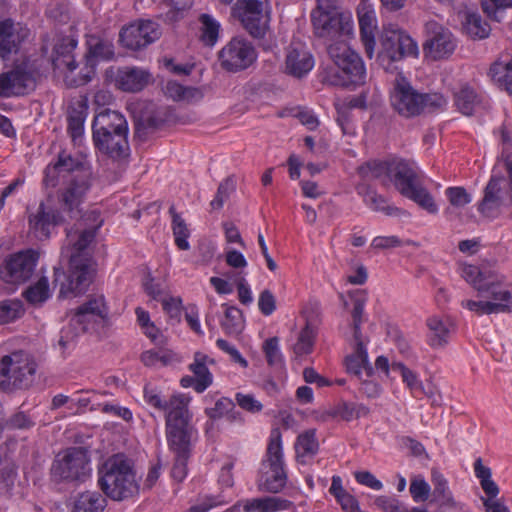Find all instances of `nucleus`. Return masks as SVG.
I'll return each instance as SVG.
<instances>
[{
    "mask_svg": "<svg viewBox=\"0 0 512 512\" xmlns=\"http://www.w3.org/2000/svg\"><path fill=\"white\" fill-rule=\"evenodd\" d=\"M75 230L67 229V238L73 245L74 252L69 259V275L66 277L62 267H54L53 284H60L59 297L77 296L87 290L96 272L95 262L86 248L94 240L102 224L96 211L83 213L76 218Z\"/></svg>",
    "mask_w": 512,
    "mask_h": 512,
    "instance_id": "1",
    "label": "nucleus"
},
{
    "mask_svg": "<svg viewBox=\"0 0 512 512\" xmlns=\"http://www.w3.org/2000/svg\"><path fill=\"white\" fill-rule=\"evenodd\" d=\"M65 174H71V179L59 192L58 200L63 211L67 212L70 218H76L81 214V204L92 185V171L80 158L61 151L56 162L46 167L44 183L46 186L55 187L59 177Z\"/></svg>",
    "mask_w": 512,
    "mask_h": 512,
    "instance_id": "2",
    "label": "nucleus"
},
{
    "mask_svg": "<svg viewBox=\"0 0 512 512\" xmlns=\"http://www.w3.org/2000/svg\"><path fill=\"white\" fill-rule=\"evenodd\" d=\"M187 399L175 397L172 408L166 416V438L168 446L175 454L172 477L181 482L187 475V461L191 454L192 439L196 430L192 424V414L187 409Z\"/></svg>",
    "mask_w": 512,
    "mask_h": 512,
    "instance_id": "3",
    "label": "nucleus"
},
{
    "mask_svg": "<svg viewBox=\"0 0 512 512\" xmlns=\"http://www.w3.org/2000/svg\"><path fill=\"white\" fill-rule=\"evenodd\" d=\"M92 138L97 150L113 160L125 159L130 154L128 122L116 110L107 108L95 115Z\"/></svg>",
    "mask_w": 512,
    "mask_h": 512,
    "instance_id": "4",
    "label": "nucleus"
},
{
    "mask_svg": "<svg viewBox=\"0 0 512 512\" xmlns=\"http://www.w3.org/2000/svg\"><path fill=\"white\" fill-rule=\"evenodd\" d=\"M98 484L104 494L115 501L137 495L139 483L133 460L123 453L108 457L98 469Z\"/></svg>",
    "mask_w": 512,
    "mask_h": 512,
    "instance_id": "5",
    "label": "nucleus"
},
{
    "mask_svg": "<svg viewBox=\"0 0 512 512\" xmlns=\"http://www.w3.org/2000/svg\"><path fill=\"white\" fill-rule=\"evenodd\" d=\"M390 103L399 116L410 119L443 109L447 105V100L440 93L418 92L406 78L399 74L390 92Z\"/></svg>",
    "mask_w": 512,
    "mask_h": 512,
    "instance_id": "6",
    "label": "nucleus"
},
{
    "mask_svg": "<svg viewBox=\"0 0 512 512\" xmlns=\"http://www.w3.org/2000/svg\"><path fill=\"white\" fill-rule=\"evenodd\" d=\"M348 38H338L327 45V53L335 64L326 72L324 82L332 86L349 87L365 82L366 71L361 57L352 50Z\"/></svg>",
    "mask_w": 512,
    "mask_h": 512,
    "instance_id": "7",
    "label": "nucleus"
},
{
    "mask_svg": "<svg viewBox=\"0 0 512 512\" xmlns=\"http://www.w3.org/2000/svg\"><path fill=\"white\" fill-rule=\"evenodd\" d=\"M37 364L22 351L4 356L0 361V390L26 389L34 381Z\"/></svg>",
    "mask_w": 512,
    "mask_h": 512,
    "instance_id": "8",
    "label": "nucleus"
},
{
    "mask_svg": "<svg viewBox=\"0 0 512 512\" xmlns=\"http://www.w3.org/2000/svg\"><path fill=\"white\" fill-rule=\"evenodd\" d=\"M91 472L90 459L82 447L68 448L54 460L51 475L56 481H85Z\"/></svg>",
    "mask_w": 512,
    "mask_h": 512,
    "instance_id": "9",
    "label": "nucleus"
},
{
    "mask_svg": "<svg viewBox=\"0 0 512 512\" xmlns=\"http://www.w3.org/2000/svg\"><path fill=\"white\" fill-rule=\"evenodd\" d=\"M311 21L314 34L326 41L350 38L353 35L354 25L349 14L336 10H313Z\"/></svg>",
    "mask_w": 512,
    "mask_h": 512,
    "instance_id": "10",
    "label": "nucleus"
},
{
    "mask_svg": "<svg viewBox=\"0 0 512 512\" xmlns=\"http://www.w3.org/2000/svg\"><path fill=\"white\" fill-rule=\"evenodd\" d=\"M418 46L407 34L397 30L384 31L381 36V50L378 54L380 65L388 70L390 65L406 56H417Z\"/></svg>",
    "mask_w": 512,
    "mask_h": 512,
    "instance_id": "11",
    "label": "nucleus"
},
{
    "mask_svg": "<svg viewBox=\"0 0 512 512\" xmlns=\"http://www.w3.org/2000/svg\"><path fill=\"white\" fill-rule=\"evenodd\" d=\"M108 307L103 295H93L78 306L70 323L80 332H90L103 327L108 322Z\"/></svg>",
    "mask_w": 512,
    "mask_h": 512,
    "instance_id": "12",
    "label": "nucleus"
},
{
    "mask_svg": "<svg viewBox=\"0 0 512 512\" xmlns=\"http://www.w3.org/2000/svg\"><path fill=\"white\" fill-rule=\"evenodd\" d=\"M266 0H237L236 10L243 27L254 38H263L269 29Z\"/></svg>",
    "mask_w": 512,
    "mask_h": 512,
    "instance_id": "13",
    "label": "nucleus"
},
{
    "mask_svg": "<svg viewBox=\"0 0 512 512\" xmlns=\"http://www.w3.org/2000/svg\"><path fill=\"white\" fill-rule=\"evenodd\" d=\"M255 60L252 43L243 37H233L219 52L221 67L229 72L247 69Z\"/></svg>",
    "mask_w": 512,
    "mask_h": 512,
    "instance_id": "14",
    "label": "nucleus"
},
{
    "mask_svg": "<svg viewBox=\"0 0 512 512\" xmlns=\"http://www.w3.org/2000/svg\"><path fill=\"white\" fill-rule=\"evenodd\" d=\"M39 259V254L32 250H23L10 255L1 270L2 279L11 284H21L31 278Z\"/></svg>",
    "mask_w": 512,
    "mask_h": 512,
    "instance_id": "15",
    "label": "nucleus"
},
{
    "mask_svg": "<svg viewBox=\"0 0 512 512\" xmlns=\"http://www.w3.org/2000/svg\"><path fill=\"white\" fill-rule=\"evenodd\" d=\"M511 189L503 176H492L484 190V197L478 205V210L486 217H495L499 209L511 200Z\"/></svg>",
    "mask_w": 512,
    "mask_h": 512,
    "instance_id": "16",
    "label": "nucleus"
},
{
    "mask_svg": "<svg viewBox=\"0 0 512 512\" xmlns=\"http://www.w3.org/2000/svg\"><path fill=\"white\" fill-rule=\"evenodd\" d=\"M160 35L159 25L147 20L123 27L119 34V40L125 47L138 50L159 39Z\"/></svg>",
    "mask_w": 512,
    "mask_h": 512,
    "instance_id": "17",
    "label": "nucleus"
},
{
    "mask_svg": "<svg viewBox=\"0 0 512 512\" xmlns=\"http://www.w3.org/2000/svg\"><path fill=\"white\" fill-rule=\"evenodd\" d=\"M474 472L485 494L480 497L485 512H509V508L498 498L500 488L492 479L491 469L483 465L481 458L475 460Z\"/></svg>",
    "mask_w": 512,
    "mask_h": 512,
    "instance_id": "18",
    "label": "nucleus"
},
{
    "mask_svg": "<svg viewBox=\"0 0 512 512\" xmlns=\"http://www.w3.org/2000/svg\"><path fill=\"white\" fill-rule=\"evenodd\" d=\"M59 204L61 205L60 202ZM68 220L69 215L61 206L59 210H54L41 202L36 212L29 216V227L37 239L45 240L50 237L53 227Z\"/></svg>",
    "mask_w": 512,
    "mask_h": 512,
    "instance_id": "19",
    "label": "nucleus"
},
{
    "mask_svg": "<svg viewBox=\"0 0 512 512\" xmlns=\"http://www.w3.org/2000/svg\"><path fill=\"white\" fill-rule=\"evenodd\" d=\"M428 39L424 45L429 56L434 59H442L453 53L456 43L452 33L436 21H428L425 25Z\"/></svg>",
    "mask_w": 512,
    "mask_h": 512,
    "instance_id": "20",
    "label": "nucleus"
},
{
    "mask_svg": "<svg viewBox=\"0 0 512 512\" xmlns=\"http://www.w3.org/2000/svg\"><path fill=\"white\" fill-rule=\"evenodd\" d=\"M392 181L396 189L403 195L418 187L421 182V171L413 161L396 159L392 160Z\"/></svg>",
    "mask_w": 512,
    "mask_h": 512,
    "instance_id": "21",
    "label": "nucleus"
},
{
    "mask_svg": "<svg viewBox=\"0 0 512 512\" xmlns=\"http://www.w3.org/2000/svg\"><path fill=\"white\" fill-rule=\"evenodd\" d=\"M32 73L22 67H16L0 74V96L10 97L24 95L34 87Z\"/></svg>",
    "mask_w": 512,
    "mask_h": 512,
    "instance_id": "22",
    "label": "nucleus"
},
{
    "mask_svg": "<svg viewBox=\"0 0 512 512\" xmlns=\"http://www.w3.org/2000/svg\"><path fill=\"white\" fill-rule=\"evenodd\" d=\"M431 483L433 491L430 503H435L440 512L445 510H463V504L456 501L445 476L437 469H431Z\"/></svg>",
    "mask_w": 512,
    "mask_h": 512,
    "instance_id": "23",
    "label": "nucleus"
},
{
    "mask_svg": "<svg viewBox=\"0 0 512 512\" xmlns=\"http://www.w3.org/2000/svg\"><path fill=\"white\" fill-rule=\"evenodd\" d=\"M29 36V30L10 19L0 21V56L16 53L21 43Z\"/></svg>",
    "mask_w": 512,
    "mask_h": 512,
    "instance_id": "24",
    "label": "nucleus"
},
{
    "mask_svg": "<svg viewBox=\"0 0 512 512\" xmlns=\"http://www.w3.org/2000/svg\"><path fill=\"white\" fill-rule=\"evenodd\" d=\"M314 66L310 52L301 43H292L287 48L285 59L286 72L294 77L301 78Z\"/></svg>",
    "mask_w": 512,
    "mask_h": 512,
    "instance_id": "25",
    "label": "nucleus"
},
{
    "mask_svg": "<svg viewBox=\"0 0 512 512\" xmlns=\"http://www.w3.org/2000/svg\"><path fill=\"white\" fill-rule=\"evenodd\" d=\"M368 339H353L354 352L346 357V369L359 380L364 373L367 378L373 374V367L369 363L366 345Z\"/></svg>",
    "mask_w": 512,
    "mask_h": 512,
    "instance_id": "26",
    "label": "nucleus"
},
{
    "mask_svg": "<svg viewBox=\"0 0 512 512\" xmlns=\"http://www.w3.org/2000/svg\"><path fill=\"white\" fill-rule=\"evenodd\" d=\"M151 79L149 71L138 67H123L117 71L115 82L125 92H138L147 86Z\"/></svg>",
    "mask_w": 512,
    "mask_h": 512,
    "instance_id": "27",
    "label": "nucleus"
},
{
    "mask_svg": "<svg viewBox=\"0 0 512 512\" xmlns=\"http://www.w3.org/2000/svg\"><path fill=\"white\" fill-rule=\"evenodd\" d=\"M358 20L360 37L365 49V53L369 58H372L376 45L375 36L377 31L375 13L373 10L368 9L364 5H361L358 8Z\"/></svg>",
    "mask_w": 512,
    "mask_h": 512,
    "instance_id": "28",
    "label": "nucleus"
},
{
    "mask_svg": "<svg viewBox=\"0 0 512 512\" xmlns=\"http://www.w3.org/2000/svg\"><path fill=\"white\" fill-rule=\"evenodd\" d=\"M77 46V41L71 37H60L54 44L52 54V64L55 69L66 68L72 72L77 64L74 59L73 51Z\"/></svg>",
    "mask_w": 512,
    "mask_h": 512,
    "instance_id": "29",
    "label": "nucleus"
},
{
    "mask_svg": "<svg viewBox=\"0 0 512 512\" xmlns=\"http://www.w3.org/2000/svg\"><path fill=\"white\" fill-rule=\"evenodd\" d=\"M482 297H490L493 301L491 304H501L507 306V310L498 311V313L512 312V284L502 285L501 282L493 275L483 288Z\"/></svg>",
    "mask_w": 512,
    "mask_h": 512,
    "instance_id": "30",
    "label": "nucleus"
},
{
    "mask_svg": "<svg viewBox=\"0 0 512 512\" xmlns=\"http://www.w3.org/2000/svg\"><path fill=\"white\" fill-rule=\"evenodd\" d=\"M263 469L264 471L259 479V489L271 493L280 492L287 481L283 465L263 464Z\"/></svg>",
    "mask_w": 512,
    "mask_h": 512,
    "instance_id": "31",
    "label": "nucleus"
},
{
    "mask_svg": "<svg viewBox=\"0 0 512 512\" xmlns=\"http://www.w3.org/2000/svg\"><path fill=\"white\" fill-rule=\"evenodd\" d=\"M208 363L213 364L214 360L201 352H196L193 363L189 365L196 378L194 389L198 393L204 392L212 384L213 378L207 367Z\"/></svg>",
    "mask_w": 512,
    "mask_h": 512,
    "instance_id": "32",
    "label": "nucleus"
},
{
    "mask_svg": "<svg viewBox=\"0 0 512 512\" xmlns=\"http://www.w3.org/2000/svg\"><path fill=\"white\" fill-rule=\"evenodd\" d=\"M426 325L430 331L429 344L431 347L440 348L448 343L452 327L449 319L433 315L426 320Z\"/></svg>",
    "mask_w": 512,
    "mask_h": 512,
    "instance_id": "33",
    "label": "nucleus"
},
{
    "mask_svg": "<svg viewBox=\"0 0 512 512\" xmlns=\"http://www.w3.org/2000/svg\"><path fill=\"white\" fill-rule=\"evenodd\" d=\"M489 75L499 88L512 94V59L495 61L490 67Z\"/></svg>",
    "mask_w": 512,
    "mask_h": 512,
    "instance_id": "34",
    "label": "nucleus"
},
{
    "mask_svg": "<svg viewBox=\"0 0 512 512\" xmlns=\"http://www.w3.org/2000/svg\"><path fill=\"white\" fill-rule=\"evenodd\" d=\"M392 161H370L359 167V174L367 179H379L383 185L392 181Z\"/></svg>",
    "mask_w": 512,
    "mask_h": 512,
    "instance_id": "35",
    "label": "nucleus"
},
{
    "mask_svg": "<svg viewBox=\"0 0 512 512\" xmlns=\"http://www.w3.org/2000/svg\"><path fill=\"white\" fill-rule=\"evenodd\" d=\"M463 29L473 39H485L491 32L490 25L482 19L481 15L470 11L464 13Z\"/></svg>",
    "mask_w": 512,
    "mask_h": 512,
    "instance_id": "36",
    "label": "nucleus"
},
{
    "mask_svg": "<svg viewBox=\"0 0 512 512\" xmlns=\"http://www.w3.org/2000/svg\"><path fill=\"white\" fill-rule=\"evenodd\" d=\"M454 102L457 109L465 116H471L480 104L476 91L469 85H463L454 93Z\"/></svg>",
    "mask_w": 512,
    "mask_h": 512,
    "instance_id": "37",
    "label": "nucleus"
},
{
    "mask_svg": "<svg viewBox=\"0 0 512 512\" xmlns=\"http://www.w3.org/2000/svg\"><path fill=\"white\" fill-rule=\"evenodd\" d=\"M106 498L97 491H85L75 501L73 512H103Z\"/></svg>",
    "mask_w": 512,
    "mask_h": 512,
    "instance_id": "38",
    "label": "nucleus"
},
{
    "mask_svg": "<svg viewBox=\"0 0 512 512\" xmlns=\"http://www.w3.org/2000/svg\"><path fill=\"white\" fill-rule=\"evenodd\" d=\"M87 46V64L92 65L93 58L109 60L114 56L113 43L107 39H103L97 36H90L87 39Z\"/></svg>",
    "mask_w": 512,
    "mask_h": 512,
    "instance_id": "39",
    "label": "nucleus"
},
{
    "mask_svg": "<svg viewBox=\"0 0 512 512\" xmlns=\"http://www.w3.org/2000/svg\"><path fill=\"white\" fill-rule=\"evenodd\" d=\"M358 193L363 196V200L374 211L384 212L388 216L396 215L400 210L397 207L387 204L386 199L368 186H360Z\"/></svg>",
    "mask_w": 512,
    "mask_h": 512,
    "instance_id": "40",
    "label": "nucleus"
},
{
    "mask_svg": "<svg viewBox=\"0 0 512 512\" xmlns=\"http://www.w3.org/2000/svg\"><path fill=\"white\" fill-rule=\"evenodd\" d=\"M199 39L205 46H214L219 37L220 24L211 15L199 16Z\"/></svg>",
    "mask_w": 512,
    "mask_h": 512,
    "instance_id": "41",
    "label": "nucleus"
},
{
    "mask_svg": "<svg viewBox=\"0 0 512 512\" xmlns=\"http://www.w3.org/2000/svg\"><path fill=\"white\" fill-rule=\"evenodd\" d=\"M169 213L172 217V230L176 246L180 250H189L190 244L187 239L190 236V230L188 229L185 220L176 212L173 205L169 208Z\"/></svg>",
    "mask_w": 512,
    "mask_h": 512,
    "instance_id": "42",
    "label": "nucleus"
},
{
    "mask_svg": "<svg viewBox=\"0 0 512 512\" xmlns=\"http://www.w3.org/2000/svg\"><path fill=\"white\" fill-rule=\"evenodd\" d=\"M162 123L163 120L155 113L141 115L135 118V137L142 141L146 140L148 135L157 130Z\"/></svg>",
    "mask_w": 512,
    "mask_h": 512,
    "instance_id": "43",
    "label": "nucleus"
},
{
    "mask_svg": "<svg viewBox=\"0 0 512 512\" xmlns=\"http://www.w3.org/2000/svg\"><path fill=\"white\" fill-rule=\"evenodd\" d=\"M223 306L226 307V309L224 318L221 321V327L229 335L241 333L244 326L242 311L236 306H228L227 304H223Z\"/></svg>",
    "mask_w": 512,
    "mask_h": 512,
    "instance_id": "44",
    "label": "nucleus"
},
{
    "mask_svg": "<svg viewBox=\"0 0 512 512\" xmlns=\"http://www.w3.org/2000/svg\"><path fill=\"white\" fill-rule=\"evenodd\" d=\"M24 298L30 304L37 306L44 303L50 297V289L47 277H41L35 284L29 286L23 293Z\"/></svg>",
    "mask_w": 512,
    "mask_h": 512,
    "instance_id": "45",
    "label": "nucleus"
},
{
    "mask_svg": "<svg viewBox=\"0 0 512 512\" xmlns=\"http://www.w3.org/2000/svg\"><path fill=\"white\" fill-rule=\"evenodd\" d=\"M461 276L478 291L479 295H483V288L492 275L482 272L475 265L464 264L461 266Z\"/></svg>",
    "mask_w": 512,
    "mask_h": 512,
    "instance_id": "46",
    "label": "nucleus"
},
{
    "mask_svg": "<svg viewBox=\"0 0 512 512\" xmlns=\"http://www.w3.org/2000/svg\"><path fill=\"white\" fill-rule=\"evenodd\" d=\"M318 441L315 436V430H308L300 434L295 444L297 457L303 459L307 456H313L318 451ZM304 462V460H301Z\"/></svg>",
    "mask_w": 512,
    "mask_h": 512,
    "instance_id": "47",
    "label": "nucleus"
},
{
    "mask_svg": "<svg viewBox=\"0 0 512 512\" xmlns=\"http://www.w3.org/2000/svg\"><path fill=\"white\" fill-rule=\"evenodd\" d=\"M406 197L416 202L431 214H436L438 212V207L434 202L432 195L423 187L422 183L413 189Z\"/></svg>",
    "mask_w": 512,
    "mask_h": 512,
    "instance_id": "48",
    "label": "nucleus"
},
{
    "mask_svg": "<svg viewBox=\"0 0 512 512\" xmlns=\"http://www.w3.org/2000/svg\"><path fill=\"white\" fill-rule=\"evenodd\" d=\"M461 306L469 311L475 312L479 316L497 314L498 311L507 310V306L491 304L489 301L463 300Z\"/></svg>",
    "mask_w": 512,
    "mask_h": 512,
    "instance_id": "49",
    "label": "nucleus"
},
{
    "mask_svg": "<svg viewBox=\"0 0 512 512\" xmlns=\"http://www.w3.org/2000/svg\"><path fill=\"white\" fill-rule=\"evenodd\" d=\"M283 453L281 443V433L279 429L271 431L270 441L267 447V462L271 465H283Z\"/></svg>",
    "mask_w": 512,
    "mask_h": 512,
    "instance_id": "50",
    "label": "nucleus"
},
{
    "mask_svg": "<svg viewBox=\"0 0 512 512\" xmlns=\"http://www.w3.org/2000/svg\"><path fill=\"white\" fill-rule=\"evenodd\" d=\"M279 499L275 497H262L248 499L243 502V509L246 512L260 511L272 512L278 509Z\"/></svg>",
    "mask_w": 512,
    "mask_h": 512,
    "instance_id": "51",
    "label": "nucleus"
},
{
    "mask_svg": "<svg viewBox=\"0 0 512 512\" xmlns=\"http://www.w3.org/2000/svg\"><path fill=\"white\" fill-rule=\"evenodd\" d=\"M177 398V397H182V398H186L188 401H187V406L189 405V402H190V397L184 395V394H176V395H173L171 396V398L169 399V401H162L160 395L158 393H156L153 389H149L148 387H145L144 389V399L145 401L153 406L154 408L156 409H159V410H165L167 411L165 417L169 414L171 408H172V401L174 398ZM187 409L189 410V408L187 407Z\"/></svg>",
    "mask_w": 512,
    "mask_h": 512,
    "instance_id": "52",
    "label": "nucleus"
},
{
    "mask_svg": "<svg viewBox=\"0 0 512 512\" xmlns=\"http://www.w3.org/2000/svg\"><path fill=\"white\" fill-rule=\"evenodd\" d=\"M23 314L22 303L19 300H4L0 302V324L12 322Z\"/></svg>",
    "mask_w": 512,
    "mask_h": 512,
    "instance_id": "53",
    "label": "nucleus"
},
{
    "mask_svg": "<svg viewBox=\"0 0 512 512\" xmlns=\"http://www.w3.org/2000/svg\"><path fill=\"white\" fill-rule=\"evenodd\" d=\"M314 345V331L309 321L299 334L298 340L294 345V352L297 355L308 354L312 351Z\"/></svg>",
    "mask_w": 512,
    "mask_h": 512,
    "instance_id": "54",
    "label": "nucleus"
},
{
    "mask_svg": "<svg viewBox=\"0 0 512 512\" xmlns=\"http://www.w3.org/2000/svg\"><path fill=\"white\" fill-rule=\"evenodd\" d=\"M484 12L493 20L500 22L506 8L512 7V0H483Z\"/></svg>",
    "mask_w": 512,
    "mask_h": 512,
    "instance_id": "55",
    "label": "nucleus"
},
{
    "mask_svg": "<svg viewBox=\"0 0 512 512\" xmlns=\"http://www.w3.org/2000/svg\"><path fill=\"white\" fill-rule=\"evenodd\" d=\"M445 194L453 208L461 209L472 200L471 195L464 187L455 186L446 189Z\"/></svg>",
    "mask_w": 512,
    "mask_h": 512,
    "instance_id": "56",
    "label": "nucleus"
},
{
    "mask_svg": "<svg viewBox=\"0 0 512 512\" xmlns=\"http://www.w3.org/2000/svg\"><path fill=\"white\" fill-rule=\"evenodd\" d=\"M263 351L267 363L270 366H277L282 364V355L279 350V339L277 337H271L264 341Z\"/></svg>",
    "mask_w": 512,
    "mask_h": 512,
    "instance_id": "57",
    "label": "nucleus"
},
{
    "mask_svg": "<svg viewBox=\"0 0 512 512\" xmlns=\"http://www.w3.org/2000/svg\"><path fill=\"white\" fill-rule=\"evenodd\" d=\"M409 491L415 502H424L430 495L431 487L424 478L417 476L411 480Z\"/></svg>",
    "mask_w": 512,
    "mask_h": 512,
    "instance_id": "58",
    "label": "nucleus"
},
{
    "mask_svg": "<svg viewBox=\"0 0 512 512\" xmlns=\"http://www.w3.org/2000/svg\"><path fill=\"white\" fill-rule=\"evenodd\" d=\"M84 121L85 117L80 111L74 110L68 116V133L71 136L73 142H76L77 139L82 137L84 131Z\"/></svg>",
    "mask_w": 512,
    "mask_h": 512,
    "instance_id": "59",
    "label": "nucleus"
},
{
    "mask_svg": "<svg viewBox=\"0 0 512 512\" xmlns=\"http://www.w3.org/2000/svg\"><path fill=\"white\" fill-rule=\"evenodd\" d=\"M80 334L81 333L69 322L60 331L59 339L57 341V345L60 350L64 352L69 349Z\"/></svg>",
    "mask_w": 512,
    "mask_h": 512,
    "instance_id": "60",
    "label": "nucleus"
},
{
    "mask_svg": "<svg viewBox=\"0 0 512 512\" xmlns=\"http://www.w3.org/2000/svg\"><path fill=\"white\" fill-rule=\"evenodd\" d=\"M364 313V300L356 299L352 310L353 339H366L361 333L362 316Z\"/></svg>",
    "mask_w": 512,
    "mask_h": 512,
    "instance_id": "61",
    "label": "nucleus"
},
{
    "mask_svg": "<svg viewBox=\"0 0 512 512\" xmlns=\"http://www.w3.org/2000/svg\"><path fill=\"white\" fill-rule=\"evenodd\" d=\"M234 408V403L230 399L223 397L215 403L213 408L206 409V414L210 419H218L227 415Z\"/></svg>",
    "mask_w": 512,
    "mask_h": 512,
    "instance_id": "62",
    "label": "nucleus"
},
{
    "mask_svg": "<svg viewBox=\"0 0 512 512\" xmlns=\"http://www.w3.org/2000/svg\"><path fill=\"white\" fill-rule=\"evenodd\" d=\"M375 504L385 512H407V507L393 497L379 496L376 498Z\"/></svg>",
    "mask_w": 512,
    "mask_h": 512,
    "instance_id": "63",
    "label": "nucleus"
},
{
    "mask_svg": "<svg viewBox=\"0 0 512 512\" xmlns=\"http://www.w3.org/2000/svg\"><path fill=\"white\" fill-rule=\"evenodd\" d=\"M258 307L261 313L265 316H269L275 311L276 299L270 290L265 289L260 293Z\"/></svg>",
    "mask_w": 512,
    "mask_h": 512,
    "instance_id": "64",
    "label": "nucleus"
}]
</instances>
